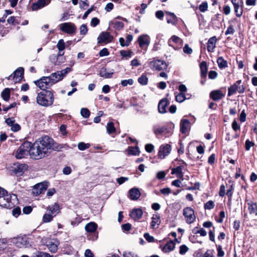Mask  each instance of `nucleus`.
Segmentation results:
<instances>
[{
    "label": "nucleus",
    "mask_w": 257,
    "mask_h": 257,
    "mask_svg": "<svg viewBox=\"0 0 257 257\" xmlns=\"http://www.w3.org/2000/svg\"><path fill=\"white\" fill-rule=\"evenodd\" d=\"M62 147L55 146L53 140L48 136H43L33 144L31 143L30 157L33 159L39 160L47 156L50 150L58 151Z\"/></svg>",
    "instance_id": "obj_1"
},
{
    "label": "nucleus",
    "mask_w": 257,
    "mask_h": 257,
    "mask_svg": "<svg viewBox=\"0 0 257 257\" xmlns=\"http://www.w3.org/2000/svg\"><path fill=\"white\" fill-rule=\"evenodd\" d=\"M54 100L53 92L50 90L42 91L36 97L37 103L42 106L48 107L52 105Z\"/></svg>",
    "instance_id": "obj_2"
},
{
    "label": "nucleus",
    "mask_w": 257,
    "mask_h": 257,
    "mask_svg": "<svg viewBox=\"0 0 257 257\" xmlns=\"http://www.w3.org/2000/svg\"><path fill=\"white\" fill-rule=\"evenodd\" d=\"M18 202L17 196L15 194H5L2 197H0V206L9 209L13 208Z\"/></svg>",
    "instance_id": "obj_3"
},
{
    "label": "nucleus",
    "mask_w": 257,
    "mask_h": 257,
    "mask_svg": "<svg viewBox=\"0 0 257 257\" xmlns=\"http://www.w3.org/2000/svg\"><path fill=\"white\" fill-rule=\"evenodd\" d=\"M31 142H25L15 152V157L17 159H21L30 155Z\"/></svg>",
    "instance_id": "obj_4"
},
{
    "label": "nucleus",
    "mask_w": 257,
    "mask_h": 257,
    "mask_svg": "<svg viewBox=\"0 0 257 257\" xmlns=\"http://www.w3.org/2000/svg\"><path fill=\"white\" fill-rule=\"evenodd\" d=\"M31 238L25 235L14 238L13 243L19 248L28 247L31 245L30 241Z\"/></svg>",
    "instance_id": "obj_5"
},
{
    "label": "nucleus",
    "mask_w": 257,
    "mask_h": 257,
    "mask_svg": "<svg viewBox=\"0 0 257 257\" xmlns=\"http://www.w3.org/2000/svg\"><path fill=\"white\" fill-rule=\"evenodd\" d=\"M34 82L42 91L47 90V89L50 88L54 85L51 78L49 76L42 77L39 80L35 81Z\"/></svg>",
    "instance_id": "obj_6"
},
{
    "label": "nucleus",
    "mask_w": 257,
    "mask_h": 257,
    "mask_svg": "<svg viewBox=\"0 0 257 257\" xmlns=\"http://www.w3.org/2000/svg\"><path fill=\"white\" fill-rule=\"evenodd\" d=\"M64 52L58 53L57 54L50 55L49 59L50 62L55 66H59L66 61L65 57L64 56Z\"/></svg>",
    "instance_id": "obj_7"
},
{
    "label": "nucleus",
    "mask_w": 257,
    "mask_h": 257,
    "mask_svg": "<svg viewBox=\"0 0 257 257\" xmlns=\"http://www.w3.org/2000/svg\"><path fill=\"white\" fill-rule=\"evenodd\" d=\"M241 80H239L228 87V96H230L236 92H238L239 93H243L244 92L245 88L243 85H241Z\"/></svg>",
    "instance_id": "obj_8"
},
{
    "label": "nucleus",
    "mask_w": 257,
    "mask_h": 257,
    "mask_svg": "<svg viewBox=\"0 0 257 257\" xmlns=\"http://www.w3.org/2000/svg\"><path fill=\"white\" fill-rule=\"evenodd\" d=\"M11 171L17 176H22L28 169L26 164L15 163L11 167Z\"/></svg>",
    "instance_id": "obj_9"
},
{
    "label": "nucleus",
    "mask_w": 257,
    "mask_h": 257,
    "mask_svg": "<svg viewBox=\"0 0 257 257\" xmlns=\"http://www.w3.org/2000/svg\"><path fill=\"white\" fill-rule=\"evenodd\" d=\"M183 215L186 218V221L188 224H191L194 222L196 217L194 214V210L190 207H186L184 208Z\"/></svg>",
    "instance_id": "obj_10"
},
{
    "label": "nucleus",
    "mask_w": 257,
    "mask_h": 257,
    "mask_svg": "<svg viewBox=\"0 0 257 257\" xmlns=\"http://www.w3.org/2000/svg\"><path fill=\"white\" fill-rule=\"evenodd\" d=\"M59 28L61 31L70 35L75 34L76 31L75 25L70 22L61 24L59 25Z\"/></svg>",
    "instance_id": "obj_11"
},
{
    "label": "nucleus",
    "mask_w": 257,
    "mask_h": 257,
    "mask_svg": "<svg viewBox=\"0 0 257 257\" xmlns=\"http://www.w3.org/2000/svg\"><path fill=\"white\" fill-rule=\"evenodd\" d=\"M168 45L172 47L174 50H177L179 49L183 45V40L179 37L173 35L168 41Z\"/></svg>",
    "instance_id": "obj_12"
},
{
    "label": "nucleus",
    "mask_w": 257,
    "mask_h": 257,
    "mask_svg": "<svg viewBox=\"0 0 257 257\" xmlns=\"http://www.w3.org/2000/svg\"><path fill=\"white\" fill-rule=\"evenodd\" d=\"M24 69L22 67L18 68L13 73L7 78L8 80L12 79L15 83L20 82L23 77Z\"/></svg>",
    "instance_id": "obj_13"
},
{
    "label": "nucleus",
    "mask_w": 257,
    "mask_h": 257,
    "mask_svg": "<svg viewBox=\"0 0 257 257\" xmlns=\"http://www.w3.org/2000/svg\"><path fill=\"white\" fill-rule=\"evenodd\" d=\"M153 132L156 137L160 135H164L170 133L167 126H160L158 124H154L153 126Z\"/></svg>",
    "instance_id": "obj_14"
},
{
    "label": "nucleus",
    "mask_w": 257,
    "mask_h": 257,
    "mask_svg": "<svg viewBox=\"0 0 257 257\" xmlns=\"http://www.w3.org/2000/svg\"><path fill=\"white\" fill-rule=\"evenodd\" d=\"M171 151V146L168 144L161 145L160 147L158 152V157L159 158L163 159L166 156L169 155Z\"/></svg>",
    "instance_id": "obj_15"
},
{
    "label": "nucleus",
    "mask_w": 257,
    "mask_h": 257,
    "mask_svg": "<svg viewBox=\"0 0 257 257\" xmlns=\"http://www.w3.org/2000/svg\"><path fill=\"white\" fill-rule=\"evenodd\" d=\"M233 5L234 12L237 17H240L242 14V9L241 7L243 4L242 0H231Z\"/></svg>",
    "instance_id": "obj_16"
},
{
    "label": "nucleus",
    "mask_w": 257,
    "mask_h": 257,
    "mask_svg": "<svg viewBox=\"0 0 257 257\" xmlns=\"http://www.w3.org/2000/svg\"><path fill=\"white\" fill-rule=\"evenodd\" d=\"M152 66L154 70L156 71H161L166 69L167 68V65L164 61L160 60H156L152 62Z\"/></svg>",
    "instance_id": "obj_17"
},
{
    "label": "nucleus",
    "mask_w": 257,
    "mask_h": 257,
    "mask_svg": "<svg viewBox=\"0 0 257 257\" xmlns=\"http://www.w3.org/2000/svg\"><path fill=\"white\" fill-rule=\"evenodd\" d=\"M113 37L108 32H102L98 37V42L101 43H109L112 41Z\"/></svg>",
    "instance_id": "obj_18"
},
{
    "label": "nucleus",
    "mask_w": 257,
    "mask_h": 257,
    "mask_svg": "<svg viewBox=\"0 0 257 257\" xmlns=\"http://www.w3.org/2000/svg\"><path fill=\"white\" fill-rule=\"evenodd\" d=\"M139 45L142 49L147 48L150 44V38L147 35H141L138 38Z\"/></svg>",
    "instance_id": "obj_19"
},
{
    "label": "nucleus",
    "mask_w": 257,
    "mask_h": 257,
    "mask_svg": "<svg viewBox=\"0 0 257 257\" xmlns=\"http://www.w3.org/2000/svg\"><path fill=\"white\" fill-rule=\"evenodd\" d=\"M50 2V0H38L36 3L32 4L31 7L32 10L34 11H37L48 5Z\"/></svg>",
    "instance_id": "obj_20"
},
{
    "label": "nucleus",
    "mask_w": 257,
    "mask_h": 257,
    "mask_svg": "<svg viewBox=\"0 0 257 257\" xmlns=\"http://www.w3.org/2000/svg\"><path fill=\"white\" fill-rule=\"evenodd\" d=\"M170 104L167 98H163L160 101L158 106V111L160 113H165L167 112L166 107Z\"/></svg>",
    "instance_id": "obj_21"
},
{
    "label": "nucleus",
    "mask_w": 257,
    "mask_h": 257,
    "mask_svg": "<svg viewBox=\"0 0 257 257\" xmlns=\"http://www.w3.org/2000/svg\"><path fill=\"white\" fill-rule=\"evenodd\" d=\"M143 212L140 208L134 209L130 213V216L135 220L141 219Z\"/></svg>",
    "instance_id": "obj_22"
},
{
    "label": "nucleus",
    "mask_w": 257,
    "mask_h": 257,
    "mask_svg": "<svg viewBox=\"0 0 257 257\" xmlns=\"http://www.w3.org/2000/svg\"><path fill=\"white\" fill-rule=\"evenodd\" d=\"M217 38L216 36L211 37L208 41L207 48L209 52H213L216 47Z\"/></svg>",
    "instance_id": "obj_23"
},
{
    "label": "nucleus",
    "mask_w": 257,
    "mask_h": 257,
    "mask_svg": "<svg viewBox=\"0 0 257 257\" xmlns=\"http://www.w3.org/2000/svg\"><path fill=\"white\" fill-rule=\"evenodd\" d=\"M175 244L173 240H170L164 246H160L162 251L164 252H169L174 250L175 248Z\"/></svg>",
    "instance_id": "obj_24"
},
{
    "label": "nucleus",
    "mask_w": 257,
    "mask_h": 257,
    "mask_svg": "<svg viewBox=\"0 0 257 257\" xmlns=\"http://www.w3.org/2000/svg\"><path fill=\"white\" fill-rule=\"evenodd\" d=\"M140 196L141 193L138 188H133L129 191V197L131 200H136L140 198Z\"/></svg>",
    "instance_id": "obj_25"
},
{
    "label": "nucleus",
    "mask_w": 257,
    "mask_h": 257,
    "mask_svg": "<svg viewBox=\"0 0 257 257\" xmlns=\"http://www.w3.org/2000/svg\"><path fill=\"white\" fill-rule=\"evenodd\" d=\"M210 97L214 101H218L224 96V94L220 90H213L210 93Z\"/></svg>",
    "instance_id": "obj_26"
},
{
    "label": "nucleus",
    "mask_w": 257,
    "mask_h": 257,
    "mask_svg": "<svg viewBox=\"0 0 257 257\" xmlns=\"http://www.w3.org/2000/svg\"><path fill=\"white\" fill-rule=\"evenodd\" d=\"M160 223V216L158 214H154L152 217V221L151 222V228L153 229L158 228Z\"/></svg>",
    "instance_id": "obj_27"
},
{
    "label": "nucleus",
    "mask_w": 257,
    "mask_h": 257,
    "mask_svg": "<svg viewBox=\"0 0 257 257\" xmlns=\"http://www.w3.org/2000/svg\"><path fill=\"white\" fill-rule=\"evenodd\" d=\"M47 210L49 211L50 214L53 215L54 216H55L60 212L59 205L57 203H55L52 205L49 206L48 207Z\"/></svg>",
    "instance_id": "obj_28"
},
{
    "label": "nucleus",
    "mask_w": 257,
    "mask_h": 257,
    "mask_svg": "<svg viewBox=\"0 0 257 257\" xmlns=\"http://www.w3.org/2000/svg\"><path fill=\"white\" fill-rule=\"evenodd\" d=\"M190 121L186 119H183L180 122V131L182 133L185 134L187 131L190 125Z\"/></svg>",
    "instance_id": "obj_29"
},
{
    "label": "nucleus",
    "mask_w": 257,
    "mask_h": 257,
    "mask_svg": "<svg viewBox=\"0 0 257 257\" xmlns=\"http://www.w3.org/2000/svg\"><path fill=\"white\" fill-rule=\"evenodd\" d=\"M183 169V166H179L177 167L176 168H173L172 169L171 174H175L177 178L183 179V174L182 172V170Z\"/></svg>",
    "instance_id": "obj_30"
},
{
    "label": "nucleus",
    "mask_w": 257,
    "mask_h": 257,
    "mask_svg": "<svg viewBox=\"0 0 257 257\" xmlns=\"http://www.w3.org/2000/svg\"><path fill=\"white\" fill-rule=\"evenodd\" d=\"M247 205L249 214L257 216V205L256 203L250 201L247 203Z\"/></svg>",
    "instance_id": "obj_31"
},
{
    "label": "nucleus",
    "mask_w": 257,
    "mask_h": 257,
    "mask_svg": "<svg viewBox=\"0 0 257 257\" xmlns=\"http://www.w3.org/2000/svg\"><path fill=\"white\" fill-rule=\"evenodd\" d=\"M166 14L168 15L167 18V23L172 24L173 25H176L177 23V18L176 15L172 13L166 12Z\"/></svg>",
    "instance_id": "obj_32"
},
{
    "label": "nucleus",
    "mask_w": 257,
    "mask_h": 257,
    "mask_svg": "<svg viewBox=\"0 0 257 257\" xmlns=\"http://www.w3.org/2000/svg\"><path fill=\"white\" fill-rule=\"evenodd\" d=\"M200 68L201 78L206 79L208 70L206 62L205 61H202L200 64Z\"/></svg>",
    "instance_id": "obj_33"
},
{
    "label": "nucleus",
    "mask_w": 257,
    "mask_h": 257,
    "mask_svg": "<svg viewBox=\"0 0 257 257\" xmlns=\"http://www.w3.org/2000/svg\"><path fill=\"white\" fill-rule=\"evenodd\" d=\"M97 225L96 223H95V222H91L89 223H87L85 225V230L87 232L93 233V232H95V231L97 229Z\"/></svg>",
    "instance_id": "obj_34"
},
{
    "label": "nucleus",
    "mask_w": 257,
    "mask_h": 257,
    "mask_svg": "<svg viewBox=\"0 0 257 257\" xmlns=\"http://www.w3.org/2000/svg\"><path fill=\"white\" fill-rule=\"evenodd\" d=\"M50 78H51L52 83L54 84L58 81L62 80V77L60 74L58 73V71L56 72L53 73L49 76Z\"/></svg>",
    "instance_id": "obj_35"
},
{
    "label": "nucleus",
    "mask_w": 257,
    "mask_h": 257,
    "mask_svg": "<svg viewBox=\"0 0 257 257\" xmlns=\"http://www.w3.org/2000/svg\"><path fill=\"white\" fill-rule=\"evenodd\" d=\"M113 74V72H107L106 69L105 68H101L99 71L100 76L105 78H111Z\"/></svg>",
    "instance_id": "obj_36"
},
{
    "label": "nucleus",
    "mask_w": 257,
    "mask_h": 257,
    "mask_svg": "<svg viewBox=\"0 0 257 257\" xmlns=\"http://www.w3.org/2000/svg\"><path fill=\"white\" fill-rule=\"evenodd\" d=\"M56 47L59 50L58 53H62L63 50L67 46L66 45L63 39H60L58 41Z\"/></svg>",
    "instance_id": "obj_37"
},
{
    "label": "nucleus",
    "mask_w": 257,
    "mask_h": 257,
    "mask_svg": "<svg viewBox=\"0 0 257 257\" xmlns=\"http://www.w3.org/2000/svg\"><path fill=\"white\" fill-rule=\"evenodd\" d=\"M218 67L220 69H223L227 67V62L222 57H219L217 60Z\"/></svg>",
    "instance_id": "obj_38"
},
{
    "label": "nucleus",
    "mask_w": 257,
    "mask_h": 257,
    "mask_svg": "<svg viewBox=\"0 0 257 257\" xmlns=\"http://www.w3.org/2000/svg\"><path fill=\"white\" fill-rule=\"evenodd\" d=\"M107 132L108 134H112L116 131V128L114 126V124L112 122H108L106 125Z\"/></svg>",
    "instance_id": "obj_39"
},
{
    "label": "nucleus",
    "mask_w": 257,
    "mask_h": 257,
    "mask_svg": "<svg viewBox=\"0 0 257 257\" xmlns=\"http://www.w3.org/2000/svg\"><path fill=\"white\" fill-rule=\"evenodd\" d=\"M1 96L3 99L8 101L10 97V90L9 88H5L2 92Z\"/></svg>",
    "instance_id": "obj_40"
},
{
    "label": "nucleus",
    "mask_w": 257,
    "mask_h": 257,
    "mask_svg": "<svg viewBox=\"0 0 257 257\" xmlns=\"http://www.w3.org/2000/svg\"><path fill=\"white\" fill-rule=\"evenodd\" d=\"M140 151L138 147H130L128 149V153L131 155H137L139 154Z\"/></svg>",
    "instance_id": "obj_41"
},
{
    "label": "nucleus",
    "mask_w": 257,
    "mask_h": 257,
    "mask_svg": "<svg viewBox=\"0 0 257 257\" xmlns=\"http://www.w3.org/2000/svg\"><path fill=\"white\" fill-rule=\"evenodd\" d=\"M54 216L51 214L45 213L43 217V221L45 223H48L52 220Z\"/></svg>",
    "instance_id": "obj_42"
},
{
    "label": "nucleus",
    "mask_w": 257,
    "mask_h": 257,
    "mask_svg": "<svg viewBox=\"0 0 257 257\" xmlns=\"http://www.w3.org/2000/svg\"><path fill=\"white\" fill-rule=\"evenodd\" d=\"M72 71V69L70 67H67L61 71H58V73L60 74L62 79H63L64 77L70 72Z\"/></svg>",
    "instance_id": "obj_43"
},
{
    "label": "nucleus",
    "mask_w": 257,
    "mask_h": 257,
    "mask_svg": "<svg viewBox=\"0 0 257 257\" xmlns=\"http://www.w3.org/2000/svg\"><path fill=\"white\" fill-rule=\"evenodd\" d=\"M90 145L88 143L85 144L83 142H80L78 144V148L81 151H84L89 148Z\"/></svg>",
    "instance_id": "obj_44"
},
{
    "label": "nucleus",
    "mask_w": 257,
    "mask_h": 257,
    "mask_svg": "<svg viewBox=\"0 0 257 257\" xmlns=\"http://www.w3.org/2000/svg\"><path fill=\"white\" fill-rule=\"evenodd\" d=\"M148 79L146 75H142L141 77L138 78V82L143 85H146L147 84Z\"/></svg>",
    "instance_id": "obj_45"
},
{
    "label": "nucleus",
    "mask_w": 257,
    "mask_h": 257,
    "mask_svg": "<svg viewBox=\"0 0 257 257\" xmlns=\"http://www.w3.org/2000/svg\"><path fill=\"white\" fill-rule=\"evenodd\" d=\"M186 99V96L184 93H180L176 95L175 99L178 102H182Z\"/></svg>",
    "instance_id": "obj_46"
},
{
    "label": "nucleus",
    "mask_w": 257,
    "mask_h": 257,
    "mask_svg": "<svg viewBox=\"0 0 257 257\" xmlns=\"http://www.w3.org/2000/svg\"><path fill=\"white\" fill-rule=\"evenodd\" d=\"M214 206V202L212 200H209L204 204V208L205 209L210 210L213 209Z\"/></svg>",
    "instance_id": "obj_47"
},
{
    "label": "nucleus",
    "mask_w": 257,
    "mask_h": 257,
    "mask_svg": "<svg viewBox=\"0 0 257 257\" xmlns=\"http://www.w3.org/2000/svg\"><path fill=\"white\" fill-rule=\"evenodd\" d=\"M134 81L133 79L128 80H123L121 81L120 84L123 86H126L128 85H132L133 84Z\"/></svg>",
    "instance_id": "obj_48"
},
{
    "label": "nucleus",
    "mask_w": 257,
    "mask_h": 257,
    "mask_svg": "<svg viewBox=\"0 0 257 257\" xmlns=\"http://www.w3.org/2000/svg\"><path fill=\"white\" fill-rule=\"evenodd\" d=\"M49 250L53 253H55L57 251L58 247L56 244L54 243H51L48 245Z\"/></svg>",
    "instance_id": "obj_49"
},
{
    "label": "nucleus",
    "mask_w": 257,
    "mask_h": 257,
    "mask_svg": "<svg viewBox=\"0 0 257 257\" xmlns=\"http://www.w3.org/2000/svg\"><path fill=\"white\" fill-rule=\"evenodd\" d=\"M234 188L233 185H230L227 190L226 195L228 196V200L230 201L232 198Z\"/></svg>",
    "instance_id": "obj_50"
},
{
    "label": "nucleus",
    "mask_w": 257,
    "mask_h": 257,
    "mask_svg": "<svg viewBox=\"0 0 257 257\" xmlns=\"http://www.w3.org/2000/svg\"><path fill=\"white\" fill-rule=\"evenodd\" d=\"M80 112L81 115L85 118L88 117L90 114L89 110L86 108H82Z\"/></svg>",
    "instance_id": "obj_51"
},
{
    "label": "nucleus",
    "mask_w": 257,
    "mask_h": 257,
    "mask_svg": "<svg viewBox=\"0 0 257 257\" xmlns=\"http://www.w3.org/2000/svg\"><path fill=\"white\" fill-rule=\"evenodd\" d=\"M124 27V24L122 22L119 21H115L114 22V28L117 30H120L122 29Z\"/></svg>",
    "instance_id": "obj_52"
},
{
    "label": "nucleus",
    "mask_w": 257,
    "mask_h": 257,
    "mask_svg": "<svg viewBox=\"0 0 257 257\" xmlns=\"http://www.w3.org/2000/svg\"><path fill=\"white\" fill-rule=\"evenodd\" d=\"M189 250L188 247L185 244H183L180 246L179 253L180 254H185Z\"/></svg>",
    "instance_id": "obj_53"
},
{
    "label": "nucleus",
    "mask_w": 257,
    "mask_h": 257,
    "mask_svg": "<svg viewBox=\"0 0 257 257\" xmlns=\"http://www.w3.org/2000/svg\"><path fill=\"white\" fill-rule=\"evenodd\" d=\"M208 4L207 2L202 3L199 7V9L201 12H205L207 10Z\"/></svg>",
    "instance_id": "obj_54"
},
{
    "label": "nucleus",
    "mask_w": 257,
    "mask_h": 257,
    "mask_svg": "<svg viewBox=\"0 0 257 257\" xmlns=\"http://www.w3.org/2000/svg\"><path fill=\"white\" fill-rule=\"evenodd\" d=\"M88 29L86 25L83 24L80 26V33L81 35H85L87 34Z\"/></svg>",
    "instance_id": "obj_55"
},
{
    "label": "nucleus",
    "mask_w": 257,
    "mask_h": 257,
    "mask_svg": "<svg viewBox=\"0 0 257 257\" xmlns=\"http://www.w3.org/2000/svg\"><path fill=\"white\" fill-rule=\"evenodd\" d=\"M132 52L128 51L121 50L120 51V54L123 57L130 58L132 56Z\"/></svg>",
    "instance_id": "obj_56"
},
{
    "label": "nucleus",
    "mask_w": 257,
    "mask_h": 257,
    "mask_svg": "<svg viewBox=\"0 0 257 257\" xmlns=\"http://www.w3.org/2000/svg\"><path fill=\"white\" fill-rule=\"evenodd\" d=\"M21 213V211L19 207H17L12 210V214L16 217H17L18 216H19Z\"/></svg>",
    "instance_id": "obj_57"
},
{
    "label": "nucleus",
    "mask_w": 257,
    "mask_h": 257,
    "mask_svg": "<svg viewBox=\"0 0 257 257\" xmlns=\"http://www.w3.org/2000/svg\"><path fill=\"white\" fill-rule=\"evenodd\" d=\"M254 145V143L250 141L249 140H247L245 143V148L246 151H249L250 148L253 146Z\"/></svg>",
    "instance_id": "obj_58"
},
{
    "label": "nucleus",
    "mask_w": 257,
    "mask_h": 257,
    "mask_svg": "<svg viewBox=\"0 0 257 257\" xmlns=\"http://www.w3.org/2000/svg\"><path fill=\"white\" fill-rule=\"evenodd\" d=\"M217 250V256L218 257H222L224 255V252L223 251L222 246L220 245H216Z\"/></svg>",
    "instance_id": "obj_59"
},
{
    "label": "nucleus",
    "mask_w": 257,
    "mask_h": 257,
    "mask_svg": "<svg viewBox=\"0 0 257 257\" xmlns=\"http://www.w3.org/2000/svg\"><path fill=\"white\" fill-rule=\"evenodd\" d=\"M123 256L124 257H139L138 255L134 252L127 251H124L123 253Z\"/></svg>",
    "instance_id": "obj_60"
},
{
    "label": "nucleus",
    "mask_w": 257,
    "mask_h": 257,
    "mask_svg": "<svg viewBox=\"0 0 257 257\" xmlns=\"http://www.w3.org/2000/svg\"><path fill=\"white\" fill-rule=\"evenodd\" d=\"M183 52L186 54H191L193 50L187 44H186L183 48Z\"/></svg>",
    "instance_id": "obj_61"
},
{
    "label": "nucleus",
    "mask_w": 257,
    "mask_h": 257,
    "mask_svg": "<svg viewBox=\"0 0 257 257\" xmlns=\"http://www.w3.org/2000/svg\"><path fill=\"white\" fill-rule=\"evenodd\" d=\"M145 238L149 242L154 241L155 238L153 236H151L149 233H145L144 235Z\"/></svg>",
    "instance_id": "obj_62"
},
{
    "label": "nucleus",
    "mask_w": 257,
    "mask_h": 257,
    "mask_svg": "<svg viewBox=\"0 0 257 257\" xmlns=\"http://www.w3.org/2000/svg\"><path fill=\"white\" fill-rule=\"evenodd\" d=\"M99 55L100 57L107 56L109 55V52L106 48H103L100 51Z\"/></svg>",
    "instance_id": "obj_63"
},
{
    "label": "nucleus",
    "mask_w": 257,
    "mask_h": 257,
    "mask_svg": "<svg viewBox=\"0 0 257 257\" xmlns=\"http://www.w3.org/2000/svg\"><path fill=\"white\" fill-rule=\"evenodd\" d=\"M35 257H53L49 253L44 252H40L38 253Z\"/></svg>",
    "instance_id": "obj_64"
}]
</instances>
